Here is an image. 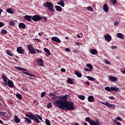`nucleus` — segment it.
<instances>
[{"label":"nucleus","mask_w":125,"mask_h":125,"mask_svg":"<svg viewBox=\"0 0 125 125\" xmlns=\"http://www.w3.org/2000/svg\"><path fill=\"white\" fill-rule=\"evenodd\" d=\"M85 121L88 122L89 124L90 123V122L92 121V119H91V118L90 117H86L85 119Z\"/></svg>","instance_id":"30"},{"label":"nucleus","mask_w":125,"mask_h":125,"mask_svg":"<svg viewBox=\"0 0 125 125\" xmlns=\"http://www.w3.org/2000/svg\"><path fill=\"white\" fill-rule=\"evenodd\" d=\"M55 8H56V10L58 12H61L62 10V8L60 6H55Z\"/></svg>","instance_id":"19"},{"label":"nucleus","mask_w":125,"mask_h":125,"mask_svg":"<svg viewBox=\"0 0 125 125\" xmlns=\"http://www.w3.org/2000/svg\"><path fill=\"white\" fill-rule=\"evenodd\" d=\"M104 62L106 63L107 64V65H110V62L109 61H108L107 60H104Z\"/></svg>","instance_id":"40"},{"label":"nucleus","mask_w":125,"mask_h":125,"mask_svg":"<svg viewBox=\"0 0 125 125\" xmlns=\"http://www.w3.org/2000/svg\"><path fill=\"white\" fill-rule=\"evenodd\" d=\"M23 18L28 21H31L33 17L32 16L26 15L24 16Z\"/></svg>","instance_id":"10"},{"label":"nucleus","mask_w":125,"mask_h":125,"mask_svg":"<svg viewBox=\"0 0 125 125\" xmlns=\"http://www.w3.org/2000/svg\"><path fill=\"white\" fill-rule=\"evenodd\" d=\"M19 27L20 29H25L26 28V26L23 23H20L19 24Z\"/></svg>","instance_id":"17"},{"label":"nucleus","mask_w":125,"mask_h":125,"mask_svg":"<svg viewBox=\"0 0 125 125\" xmlns=\"http://www.w3.org/2000/svg\"><path fill=\"white\" fill-rule=\"evenodd\" d=\"M42 19H44V21H46L47 20V18L46 17H43L42 18Z\"/></svg>","instance_id":"60"},{"label":"nucleus","mask_w":125,"mask_h":125,"mask_svg":"<svg viewBox=\"0 0 125 125\" xmlns=\"http://www.w3.org/2000/svg\"><path fill=\"white\" fill-rule=\"evenodd\" d=\"M87 100L90 103H93L95 102V99L93 96H89L87 98Z\"/></svg>","instance_id":"12"},{"label":"nucleus","mask_w":125,"mask_h":125,"mask_svg":"<svg viewBox=\"0 0 125 125\" xmlns=\"http://www.w3.org/2000/svg\"><path fill=\"white\" fill-rule=\"evenodd\" d=\"M103 10H104V12H107L109 11V7L107 4H104L103 5Z\"/></svg>","instance_id":"14"},{"label":"nucleus","mask_w":125,"mask_h":125,"mask_svg":"<svg viewBox=\"0 0 125 125\" xmlns=\"http://www.w3.org/2000/svg\"><path fill=\"white\" fill-rule=\"evenodd\" d=\"M46 125H51L50 121L48 119H46Z\"/></svg>","instance_id":"44"},{"label":"nucleus","mask_w":125,"mask_h":125,"mask_svg":"<svg viewBox=\"0 0 125 125\" xmlns=\"http://www.w3.org/2000/svg\"><path fill=\"white\" fill-rule=\"evenodd\" d=\"M29 118L31 120H34V121L36 122L37 123H40L41 122V121H40V120L38 119L36 115H34L33 114H31Z\"/></svg>","instance_id":"7"},{"label":"nucleus","mask_w":125,"mask_h":125,"mask_svg":"<svg viewBox=\"0 0 125 125\" xmlns=\"http://www.w3.org/2000/svg\"><path fill=\"white\" fill-rule=\"evenodd\" d=\"M44 51H45V52L47 53V54H48V55H51L50 50L49 49H48L47 48H44Z\"/></svg>","instance_id":"25"},{"label":"nucleus","mask_w":125,"mask_h":125,"mask_svg":"<svg viewBox=\"0 0 125 125\" xmlns=\"http://www.w3.org/2000/svg\"><path fill=\"white\" fill-rule=\"evenodd\" d=\"M90 52L93 55H96L98 54V51L96 49H91L90 50Z\"/></svg>","instance_id":"16"},{"label":"nucleus","mask_w":125,"mask_h":125,"mask_svg":"<svg viewBox=\"0 0 125 125\" xmlns=\"http://www.w3.org/2000/svg\"><path fill=\"white\" fill-rule=\"evenodd\" d=\"M4 25V24L2 22H0V28H1V27L3 26Z\"/></svg>","instance_id":"52"},{"label":"nucleus","mask_w":125,"mask_h":125,"mask_svg":"<svg viewBox=\"0 0 125 125\" xmlns=\"http://www.w3.org/2000/svg\"><path fill=\"white\" fill-rule=\"evenodd\" d=\"M117 120L119 121H122L121 118L120 117H116V119L113 120V122L114 123H117Z\"/></svg>","instance_id":"28"},{"label":"nucleus","mask_w":125,"mask_h":125,"mask_svg":"<svg viewBox=\"0 0 125 125\" xmlns=\"http://www.w3.org/2000/svg\"><path fill=\"white\" fill-rule=\"evenodd\" d=\"M9 25H11V26H14L15 25V23L13 21H9Z\"/></svg>","instance_id":"41"},{"label":"nucleus","mask_w":125,"mask_h":125,"mask_svg":"<svg viewBox=\"0 0 125 125\" xmlns=\"http://www.w3.org/2000/svg\"><path fill=\"white\" fill-rule=\"evenodd\" d=\"M120 24V22L119 21H115L114 23V25L115 26H117V25H119Z\"/></svg>","instance_id":"48"},{"label":"nucleus","mask_w":125,"mask_h":125,"mask_svg":"<svg viewBox=\"0 0 125 125\" xmlns=\"http://www.w3.org/2000/svg\"><path fill=\"white\" fill-rule=\"evenodd\" d=\"M89 124L90 125H97V122L93 120H92V121L90 122Z\"/></svg>","instance_id":"32"},{"label":"nucleus","mask_w":125,"mask_h":125,"mask_svg":"<svg viewBox=\"0 0 125 125\" xmlns=\"http://www.w3.org/2000/svg\"><path fill=\"white\" fill-rule=\"evenodd\" d=\"M67 96H63L60 100L55 101V106L60 109L70 111L74 109V104L71 102H67Z\"/></svg>","instance_id":"1"},{"label":"nucleus","mask_w":125,"mask_h":125,"mask_svg":"<svg viewBox=\"0 0 125 125\" xmlns=\"http://www.w3.org/2000/svg\"><path fill=\"white\" fill-rule=\"evenodd\" d=\"M27 48L29 51V52L31 54H35L36 53V50L35 49L34 47H33V45L32 44H28L27 45Z\"/></svg>","instance_id":"5"},{"label":"nucleus","mask_w":125,"mask_h":125,"mask_svg":"<svg viewBox=\"0 0 125 125\" xmlns=\"http://www.w3.org/2000/svg\"><path fill=\"white\" fill-rule=\"evenodd\" d=\"M86 84H87V85H90V83H89V82H85V85H86Z\"/></svg>","instance_id":"55"},{"label":"nucleus","mask_w":125,"mask_h":125,"mask_svg":"<svg viewBox=\"0 0 125 125\" xmlns=\"http://www.w3.org/2000/svg\"><path fill=\"white\" fill-rule=\"evenodd\" d=\"M84 70L85 71V72H91V71H92L91 69H90V68H85Z\"/></svg>","instance_id":"47"},{"label":"nucleus","mask_w":125,"mask_h":125,"mask_svg":"<svg viewBox=\"0 0 125 125\" xmlns=\"http://www.w3.org/2000/svg\"><path fill=\"white\" fill-rule=\"evenodd\" d=\"M1 78H2V79H8V78L6 77V75H5V74L2 75Z\"/></svg>","instance_id":"50"},{"label":"nucleus","mask_w":125,"mask_h":125,"mask_svg":"<svg viewBox=\"0 0 125 125\" xmlns=\"http://www.w3.org/2000/svg\"><path fill=\"white\" fill-rule=\"evenodd\" d=\"M52 103H50L48 104V105H47V108L49 109L52 106Z\"/></svg>","instance_id":"42"},{"label":"nucleus","mask_w":125,"mask_h":125,"mask_svg":"<svg viewBox=\"0 0 125 125\" xmlns=\"http://www.w3.org/2000/svg\"><path fill=\"white\" fill-rule=\"evenodd\" d=\"M115 124L117 125H121V123L120 122H116Z\"/></svg>","instance_id":"61"},{"label":"nucleus","mask_w":125,"mask_h":125,"mask_svg":"<svg viewBox=\"0 0 125 125\" xmlns=\"http://www.w3.org/2000/svg\"><path fill=\"white\" fill-rule=\"evenodd\" d=\"M87 79H94V78L90 76H86Z\"/></svg>","instance_id":"63"},{"label":"nucleus","mask_w":125,"mask_h":125,"mask_svg":"<svg viewBox=\"0 0 125 125\" xmlns=\"http://www.w3.org/2000/svg\"><path fill=\"white\" fill-rule=\"evenodd\" d=\"M66 82L67 83H69L70 84H73L74 83L73 81L71 79H68Z\"/></svg>","instance_id":"22"},{"label":"nucleus","mask_w":125,"mask_h":125,"mask_svg":"<svg viewBox=\"0 0 125 125\" xmlns=\"http://www.w3.org/2000/svg\"><path fill=\"white\" fill-rule=\"evenodd\" d=\"M109 99L111 100H115V97L113 96H109Z\"/></svg>","instance_id":"49"},{"label":"nucleus","mask_w":125,"mask_h":125,"mask_svg":"<svg viewBox=\"0 0 125 125\" xmlns=\"http://www.w3.org/2000/svg\"><path fill=\"white\" fill-rule=\"evenodd\" d=\"M36 51H37V53H42V51L40 50H38L37 49H36Z\"/></svg>","instance_id":"53"},{"label":"nucleus","mask_w":125,"mask_h":125,"mask_svg":"<svg viewBox=\"0 0 125 125\" xmlns=\"http://www.w3.org/2000/svg\"><path fill=\"white\" fill-rule=\"evenodd\" d=\"M43 6H44L45 8H48V9H49V10L52 12H54L55 11L54 5L52 2H45L44 3V4H43Z\"/></svg>","instance_id":"2"},{"label":"nucleus","mask_w":125,"mask_h":125,"mask_svg":"<svg viewBox=\"0 0 125 125\" xmlns=\"http://www.w3.org/2000/svg\"><path fill=\"white\" fill-rule=\"evenodd\" d=\"M1 32L2 34H6L7 33L5 29H2Z\"/></svg>","instance_id":"38"},{"label":"nucleus","mask_w":125,"mask_h":125,"mask_svg":"<svg viewBox=\"0 0 125 125\" xmlns=\"http://www.w3.org/2000/svg\"><path fill=\"white\" fill-rule=\"evenodd\" d=\"M101 103L102 104L105 105L106 106H107V107H108L109 108H115L116 107L115 105L110 104V103H108V102L104 103V102H101Z\"/></svg>","instance_id":"6"},{"label":"nucleus","mask_w":125,"mask_h":125,"mask_svg":"<svg viewBox=\"0 0 125 125\" xmlns=\"http://www.w3.org/2000/svg\"><path fill=\"white\" fill-rule=\"evenodd\" d=\"M42 19V18L40 16L38 15H35L32 16V21L37 22L39 21H41Z\"/></svg>","instance_id":"8"},{"label":"nucleus","mask_w":125,"mask_h":125,"mask_svg":"<svg viewBox=\"0 0 125 125\" xmlns=\"http://www.w3.org/2000/svg\"><path fill=\"white\" fill-rule=\"evenodd\" d=\"M65 50L67 52H70L71 51V50L70 48H66L65 49Z\"/></svg>","instance_id":"51"},{"label":"nucleus","mask_w":125,"mask_h":125,"mask_svg":"<svg viewBox=\"0 0 125 125\" xmlns=\"http://www.w3.org/2000/svg\"><path fill=\"white\" fill-rule=\"evenodd\" d=\"M33 103H34L35 105H38V102L36 100H34V101L33 102Z\"/></svg>","instance_id":"56"},{"label":"nucleus","mask_w":125,"mask_h":125,"mask_svg":"<svg viewBox=\"0 0 125 125\" xmlns=\"http://www.w3.org/2000/svg\"><path fill=\"white\" fill-rule=\"evenodd\" d=\"M14 121L16 123L18 124L20 122L21 120L17 115H15V118H14Z\"/></svg>","instance_id":"18"},{"label":"nucleus","mask_w":125,"mask_h":125,"mask_svg":"<svg viewBox=\"0 0 125 125\" xmlns=\"http://www.w3.org/2000/svg\"><path fill=\"white\" fill-rule=\"evenodd\" d=\"M104 38L105 40H106L107 42L111 41V40L112 39V38H111V36H110L108 34L104 35Z\"/></svg>","instance_id":"13"},{"label":"nucleus","mask_w":125,"mask_h":125,"mask_svg":"<svg viewBox=\"0 0 125 125\" xmlns=\"http://www.w3.org/2000/svg\"><path fill=\"white\" fill-rule=\"evenodd\" d=\"M6 12L10 13V14H14V12L13 11L12 9H11V8L7 9L6 10Z\"/></svg>","instance_id":"26"},{"label":"nucleus","mask_w":125,"mask_h":125,"mask_svg":"<svg viewBox=\"0 0 125 125\" xmlns=\"http://www.w3.org/2000/svg\"><path fill=\"white\" fill-rule=\"evenodd\" d=\"M46 94L45 92H43L41 93V98H43Z\"/></svg>","instance_id":"46"},{"label":"nucleus","mask_w":125,"mask_h":125,"mask_svg":"<svg viewBox=\"0 0 125 125\" xmlns=\"http://www.w3.org/2000/svg\"><path fill=\"white\" fill-rule=\"evenodd\" d=\"M110 2L112 4V5H115L117 3V0H111Z\"/></svg>","instance_id":"36"},{"label":"nucleus","mask_w":125,"mask_h":125,"mask_svg":"<svg viewBox=\"0 0 125 125\" xmlns=\"http://www.w3.org/2000/svg\"><path fill=\"white\" fill-rule=\"evenodd\" d=\"M105 90H106L107 91H109V92H110L111 91V87H110L109 86H107L104 88Z\"/></svg>","instance_id":"31"},{"label":"nucleus","mask_w":125,"mask_h":125,"mask_svg":"<svg viewBox=\"0 0 125 125\" xmlns=\"http://www.w3.org/2000/svg\"><path fill=\"white\" fill-rule=\"evenodd\" d=\"M17 52L21 54H24V50L21 47H18L17 49Z\"/></svg>","instance_id":"11"},{"label":"nucleus","mask_w":125,"mask_h":125,"mask_svg":"<svg viewBox=\"0 0 125 125\" xmlns=\"http://www.w3.org/2000/svg\"><path fill=\"white\" fill-rule=\"evenodd\" d=\"M111 90L112 91H119L120 89L119 87H111Z\"/></svg>","instance_id":"20"},{"label":"nucleus","mask_w":125,"mask_h":125,"mask_svg":"<svg viewBox=\"0 0 125 125\" xmlns=\"http://www.w3.org/2000/svg\"><path fill=\"white\" fill-rule=\"evenodd\" d=\"M0 114L2 116H5V114H6V113L5 112H3V111H1V112H0Z\"/></svg>","instance_id":"45"},{"label":"nucleus","mask_w":125,"mask_h":125,"mask_svg":"<svg viewBox=\"0 0 125 125\" xmlns=\"http://www.w3.org/2000/svg\"><path fill=\"white\" fill-rule=\"evenodd\" d=\"M7 80V79H3L5 85H8L9 87L11 88L14 87L15 85L13 81H11L10 79H9L8 81Z\"/></svg>","instance_id":"4"},{"label":"nucleus","mask_w":125,"mask_h":125,"mask_svg":"<svg viewBox=\"0 0 125 125\" xmlns=\"http://www.w3.org/2000/svg\"><path fill=\"white\" fill-rule=\"evenodd\" d=\"M52 40L58 42V43H61V41L57 37H52Z\"/></svg>","instance_id":"15"},{"label":"nucleus","mask_w":125,"mask_h":125,"mask_svg":"<svg viewBox=\"0 0 125 125\" xmlns=\"http://www.w3.org/2000/svg\"><path fill=\"white\" fill-rule=\"evenodd\" d=\"M56 95L54 94V93H50V96H52V97H54Z\"/></svg>","instance_id":"59"},{"label":"nucleus","mask_w":125,"mask_h":125,"mask_svg":"<svg viewBox=\"0 0 125 125\" xmlns=\"http://www.w3.org/2000/svg\"><path fill=\"white\" fill-rule=\"evenodd\" d=\"M6 53H7V54L8 55H9V56H11V57H13V54L11 53V52L10 51H9V50H6Z\"/></svg>","instance_id":"33"},{"label":"nucleus","mask_w":125,"mask_h":125,"mask_svg":"<svg viewBox=\"0 0 125 125\" xmlns=\"http://www.w3.org/2000/svg\"><path fill=\"white\" fill-rule=\"evenodd\" d=\"M79 99L81 100H84L85 99V96L83 95L79 96Z\"/></svg>","instance_id":"37"},{"label":"nucleus","mask_w":125,"mask_h":125,"mask_svg":"<svg viewBox=\"0 0 125 125\" xmlns=\"http://www.w3.org/2000/svg\"><path fill=\"white\" fill-rule=\"evenodd\" d=\"M117 37L118 38H120L121 39H124V35H123L121 33H117Z\"/></svg>","instance_id":"21"},{"label":"nucleus","mask_w":125,"mask_h":125,"mask_svg":"<svg viewBox=\"0 0 125 125\" xmlns=\"http://www.w3.org/2000/svg\"><path fill=\"white\" fill-rule=\"evenodd\" d=\"M36 117H37V118H38V119H39L40 120H41V121H42V117L41 116H40V115L36 114Z\"/></svg>","instance_id":"43"},{"label":"nucleus","mask_w":125,"mask_h":125,"mask_svg":"<svg viewBox=\"0 0 125 125\" xmlns=\"http://www.w3.org/2000/svg\"><path fill=\"white\" fill-rule=\"evenodd\" d=\"M109 79H117L116 77H112V76H110L109 77Z\"/></svg>","instance_id":"64"},{"label":"nucleus","mask_w":125,"mask_h":125,"mask_svg":"<svg viewBox=\"0 0 125 125\" xmlns=\"http://www.w3.org/2000/svg\"><path fill=\"white\" fill-rule=\"evenodd\" d=\"M37 64H38L39 66L43 67L44 62H43V60L42 59L37 60Z\"/></svg>","instance_id":"9"},{"label":"nucleus","mask_w":125,"mask_h":125,"mask_svg":"<svg viewBox=\"0 0 125 125\" xmlns=\"http://www.w3.org/2000/svg\"><path fill=\"white\" fill-rule=\"evenodd\" d=\"M116 48H117V46H112L111 47V48L113 49H115Z\"/></svg>","instance_id":"62"},{"label":"nucleus","mask_w":125,"mask_h":125,"mask_svg":"<svg viewBox=\"0 0 125 125\" xmlns=\"http://www.w3.org/2000/svg\"><path fill=\"white\" fill-rule=\"evenodd\" d=\"M15 68L17 69V70H19V71H21L22 72H23V74L26 75V76H29L28 78H31V79H32V77H35L34 75L31 74L27 72H26L25 71H26V70L23 67L16 66L15 67Z\"/></svg>","instance_id":"3"},{"label":"nucleus","mask_w":125,"mask_h":125,"mask_svg":"<svg viewBox=\"0 0 125 125\" xmlns=\"http://www.w3.org/2000/svg\"><path fill=\"white\" fill-rule=\"evenodd\" d=\"M57 98V97L56 95H55V96L52 97V99L53 100H55V99H56Z\"/></svg>","instance_id":"54"},{"label":"nucleus","mask_w":125,"mask_h":125,"mask_svg":"<svg viewBox=\"0 0 125 125\" xmlns=\"http://www.w3.org/2000/svg\"><path fill=\"white\" fill-rule=\"evenodd\" d=\"M75 74L78 77V78H81V77L82 76V74L81 73L75 71Z\"/></svg>","instance_id":"24"},{"label":"nucleus","mask_w":125,"mask_h":125,"mask_svg":"<svg viewBox=\"0 0 125 125\" xmlns=\"http://www.w3.org/2000/svg\"><path fill=\"white\" fill-rule=\"evenodd\" d=\"M61 71L62 72H66V70L64 68H62L61 69Z\"/></svg>","instance_id":"58"},{"label":"nucleus","mask_w":125,"mask_h":125,"mask_svg":"<svg viewBox=\"0 0 125 125\" xmlns=\"http://www.w3.org/2000/svg\"><path fill=\"white\" fill-rule=\"evenodd\" d=\"M118 79H109V82L110 83H116V82H117Z\"/></svg>","instance_id":"27"},{"label":"nucleus","mask_w":125,"mask_h":125,"mask_svg":"<svg viewBox=\"0 0 125 125\" xmlns=\"http://www.w3.org/2000/svg\"><path fill=\"white\" fill-rule=\"evenodd\" d=\"M60 5L62 6V7L64 6V3L63 0L60 1Z\"/></svg>","instance_id":"34"},{"label":"nucleus","mask_w":125,"mask_h":125,"mask_svg":"<svg viewBox=\"0 0 125 125\" xmlns=\"http://www.w3.org/2000/svg\"><path fill=\"white\" fill-rule=\"evenodd\" d=\"M16 97L20 100H22V95L21 94H16Z\"/></svg>","instance_id":"29"},{"label":"nucleus","mask_w":125,"mask_h":125,"mask_svg":"<svg viewBox=\"0 0 125 125\" xmlns=\"http://www.w3.org/2000/svg\"><path fill=\"white\" fill-rule=\"evenodd\" d=\"M89 81H91L92 82H95L96 79H88Z\"/></svg>","instance_id":"57"},{"label":"nucleus","mask_w":125,"mask_h":125,"mask_svg":"<svg viewBox=\"0 0 125 125\" xmlns=\"http://www.w3.org/2000/svg\"><path fill=\"white\" fill-rule=\"evenodd\" d=\"M25 119L27 121L28 123H29V124H31V123L32 121H31V120L30 119H28L27 117H25Z\"/></svg>","instance_id":"39"},{"label":"nucleus","mask_w":125,"mask_h":125,"mask_svg":"<svg viewBox=\"0 0 125 125\" xmlns=\"http://www.w3.org/2000/svg\"><path fill=\"white\" fill-rule=\"evenodd\" d=\"M86 9H87V10H88V11L89 10V11H91V12L93 11V9L92 7H91V6L87 7L86 8Z\"/></svg>","instance_id":"35"},{"label":"nucleus","mask_w":125,"mask_h":125,"mask_svg":"<svg viewBox=\"0 0 125 125\" xmlns=\"http://www.w3.org/2000/svg\"><path fill=\"white\" fill-rule=\"evenodd\" d=\"M86 66L87 68H89V69H90L91 70L93 69V66L90 63H87L86 64Z\"/></svg>","instance_id":"23"}]
</instances>
